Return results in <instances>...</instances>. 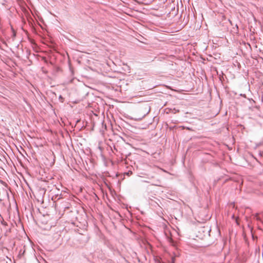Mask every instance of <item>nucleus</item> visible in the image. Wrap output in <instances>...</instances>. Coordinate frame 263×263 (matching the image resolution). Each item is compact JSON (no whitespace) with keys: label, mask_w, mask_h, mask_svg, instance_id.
<instances>
[{"label":"nucleus","mask_w":263,"mask_h":263,"mask_svg":"<svg viewBox=\"0 0 263 263\" xmlns=\"http://www.w3.org/2000/svg\"><path fill=\"white\" fill-rule=\"evenodd\" d=\"M127 174L128 175H131V174H132V172H131V171H129V172L127 173Z\"/></svg>","instance_id":"39448f33"},{"label":"nucleus","mask_w":263,"mask_h":263,"mask_svg":"<svg viewBox=\"0 0 263 263\" xmlns=\"http://www.w3.org/2000/svg\"><path fill=\"white\" fill-rule=\"evenodd\" d=\"M230 23L232 25V22L230 21Z\"/></svg>","instance_id":"9b49d317"},{"label":"nucleus","mask_w":263,"mask_h":263,"mask_svg":"<svg viewBox=\"0 0 263 263\" xmlns=\"http://www.w3.org/2000/svg\"><path fill=\"white\" fill-rule=\"evenodd\" d=\"M21 252H22V250H20V254H19V255H21Z\"/></svg>","instance_id":"9d476101"},{"label":"nucleus","mask_w":263,"mask_h":263,"mask_svg":"<svg viewBox=\"0 0 263 263\" xmlns=\"http://www.w3.org/2000/svg\"><path fill=\"white\" fill-rule=\"evenodd\" d=\"M186 129L189 130H192L190 127H186Z\"/></svg>","instance_id":"423d86ee"},{"label":"nucleus","mask_w":263,"mask_h":263,"mask_svg":"<svg viewBox=\"0 0 263 263\" xmlns=\"http://www.w3.org/2000/svg\"><path fill=\"white\" fill-rule=\"evenodd\" d=\"M60 99H63L61 96H60Z\"/></svg>","instance_id":"6e6552de"},{"label":"nucleus","mask_w":263,"mask_h":263,"mask_svg":"<svg viewBox=\"0 0 263 263\" xmlns=\"http://www.w3.org/2000/svg\"><path fill=\"white\" fill-rule=\"evenodd\" d=\"M139 111L142 113V117H145L150 111V107L146 105L139 108Z\"/></svg>","instance_id":"f257e3e1"},{"label":"nucleus","mask_w":263,"mask_h":263,"mask_svg":"<svg viewBox=\"0 0 263 263\" xmlns=\"http://www.w3.org/2000/svg\"><path fill=\"white\" fill-rule=\"evenodd\" d=\"M13 36H15V32L14 31H13Z\"/></svg>","instance_id":"0eeeda50"},{"label":"nucleus","mask_w":263,"mask_h":263,"mask_svg":"<svg viewBox=\"0 0 263 263\" xmlns=\"http://www.w3.org/2000/svg\"><path fill=\"white\" fill-rule=\"evenodd\" d=\"M254 217L257 219V220H259V216H258V214H256L254 216Z\"/></svg>","instance_id":"20e7f679"},{"label":"nucleus","mask_w":263,"mask_h":263,"mask_svg":"<svg viewBox=\"0 0 263 263\" xmlns=\"http://www.w3.org/2000/svg\"><path fill=\"white\" fill-rule=\"evenodd\" d=\"M235 27H236V28H233L234 29L233 31L235 33H238V27L237 24L235 25Z\"/></svg>","instance_id":"7ed1b4c3"},{"label":"nucleus","mask_w":263,"mask_h":263,"mask_svg":"<svg viewBox=\"0 0 263 263\" xmlns=\"http://www.w3.org/2000/svg\"><path fill=\"white\" fill-rule=\"evenodd\" d=\"M24 253H25V250L23 251L22 254H24Z\"/></svg>","instance_id":"1a4fd4ad"},{"label":"nucleus","mask_w":263,"mask_h":263,"mask_svg":"<svg viewBox=\"0 0 263 263\" xmlns=\"http://www.w3.org/2000/svg\"><path fill=\"white\" fill-rule=\"evenodd\" d=\"M80 237H81V238H78V240L80 241V244L84 245L86 242V238H83L84 237V236H80Z\"/></svg>","instance_id":"f03ea898"}]
</instances>
